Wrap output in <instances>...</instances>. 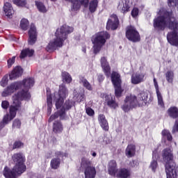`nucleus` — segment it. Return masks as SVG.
Wrapping results in <instances>:
<instances>
[{
  "label": "nucleus",
  "mask_w": 178,
  "mask_h": 178,
  "mask_svg": "<svg viewBox=\"0 0 178 178\" xmlns=\"http://www.w3.org/2000/svg\"><path fill=\"white\" fill-rule=\"evenodd\" d=\"M15 60H16V56H13L11 58L8 59V67H12V65H13V63H15Z\"/></svg>",
  "instance_id": "49"
},
{
  "label": "nucleus",
  "mask_w": 178,
  "mask_h": 178,
  "mask_svg": "<svg viewBox=\"0 0 178 178\" xmlns=\"http://www.w3.org/2000/svg\"><path fill=\"white\" fill-rule=\"evenodd\" d=\"M29 26H30L29 19L25 18L21 19L19 23V27L22 29V30H24V31H27V29H29Z\"/></svg>",
  "instance_id": "35"
},
{
  "label": "nucleus",
  "mask_w": 178,
  "mask_h": 178,
  "mask_svg": "<svg viewBox=\"0 0 178 178\" xmlns=\"http://www.w3.org/2000/svg\"><path fill=\"white\" fill-rule=\"evenodd\" d=\"M154 85L156 90L157 99H158V105L161 106V108H163L165 106V103L163 102V97H162V94L159 92V86H158V82L156 79H154Z\"/></svg>",
  "instance_id": "19"
},
{
  "label": "nucleus",
  "mask_w": 178,
  "mask_h": 178,
  "mask_svg": "<svg viewBox=\"0 0 178 178\" xmlns=\"http://www.w3.org/2000/svg\"><path fill=\"white\" fill-rule=\"evenodd\" d=\"M19 88H22V82H15L9 85L1 93L2 97H9L13 94L15 91H17Z\"/></svg>",
  "instance_id": "14"
},
{
  "label": "nucleus",
  "mask_w": 178,
  "mask_h": 178,
  "mask_svg": "<svg viewBox=\"0 0 178 178\" xmlns=\"http://www.w3.org/2000/svg\"><path fill=\"white\" fill-rule=\"evenodd\" d=\"M108 173L111 176H116V174L118 173L116 161L114 160H112L108 163Z\"/></svg>",
  "instance_id": "27"
},
{
  "label": "nucleus",
  "mask_w": 178,
  "mask_h": 178,
  "mask_svg": "<svg viewBox=\"0 0 178 178\" xmlns=\"http://www.w3.org/2000/svg\"><path fill=\"white\" fill-rule=\"evenodd\" d=\"M62 79L63 83H66L67 84L72 83V76H70V74L68 72H63Z\"/></svg>",
  "instance_id": "40"
},
{
  "label": "nucleus",
  "mask_w": 178,
  "mask_h": 178,
  "mask_svg": "<svg viewBox=\"0 0 178 178\" xmlns=\"http://www.w3.org/2000/svg\"><path fill=\"white\" fill-rule=\"evenodd\" d=\"M84 99V93H78L76 90L74 92V101L81 102Z\"/></svg>",
  "instance_id": "41"
},
{
  "label": "nucleus",
  "mask_w": 178,
  "mask_h": 178,
  "mask_svg": "<svg viewBox=\"0 0 178 178\" xmlns=\"http://www.w3.org/2000/svg\"><path fill=\"white\" fill-rule=\"evenodd\" d=\"M97 80L99 83L104 81V75L102 74H97Z\"/></svg>",
  "instance_id": "54"
},
{
  "label": "nucleus",
  "mask_w": 178,
  "mask_h": 178,
  "mask_svg": "<svg viewBox=\"0 0 178 178\" xmlns=\"http://www.w3.org/2000/svg\"><path fill=\"white\" fill-rule=\"evenodd\" d=\"M118 8L122 13L129 12V9H130V0H122L118 5Z\"/></svg>",
  "instance_id": "25"
},
{
  "label": "nucleus",
  "mask_w": 178,
  "mask_h": 178,
  "mask_svg": "<svg viewBox=\"0 0 178 178\" xmlns=\"http://www.w3.org/2000/svg\"><path fill=\"white\" fill-rule=\"evenodd\" d=\"M20 126H22L20 120H15L13 124V127L14 129H20Z\"/></svg>",
  "instance_id": "45"
},
{
  "label": "nucleus",
  "mask_w": 178,
  "mask_h": 178,
  "mask_svg": "<svg viewBox=\"0 0 178 178\" xmlns=\"http://www.w3.org/2000/svg\"><path fill=\"white\" fill-rule=\"evenodd\" d=\"M111 81L115 90V97H121L123 90L122 89V79H120V74L117 72H113L111 74Z\"/></svg>",
  "instance_id": "10"
},
{
  "label": "nucleus",
  "mask_w": 178,
  "mask_h": 178,
  "mask_svg": "<svg viewBox=\"0 0 178 178\" xmlns=\"http://www.w3.org/2000/svg\"><path fill=\"white\" fill-rule=\"evenodd\" d=\"M23 147V143L20 141H16L13 144V149H15L16 148H22Z\"/></svg>",
  "instance_id": "51"
},
{
  "label": "nucleus",
  "mask_w": 178,
  "mask_h": 178,
  "mask_svg": "<svg viewBox=\"0 0 178 178\" xmlns=\"http://www.w3.org/2000/svg\"><path fill=\"white\" fill-rule=\"evenodd\" d=\"M176 131L178 132V119L175 120L174 127L172 128V133H176Z\"/></svg>",
  "instance_id": "53"
},
{
  "label": "nucleus",
  "mask_w": 178,
  "mask_h": 178,
  "mask_svg": "<svg viewBox=\"0 0 178 178\" xmlns=\"http://www.w3.org/2000/svg\"><path fill=\"white\" fill-rule=\"evenodd\" d=\"M167 114L171 119H177L178 118V108L176 106H170L167 110Z\"/></svg>",
  "instance_id": "26"
},
{
  "label": "nucleus",
  "mask_w": 178,
  "mask_h": 178,
  "mask_svg": "<svg viewBox=\"0 0 178 178\" xmlns=\"http://www.w3.org/2000/svg\"><path fill=\"white\" fill-rule=\"evenodd\" d=\"M158 152L156 151L153 152L152 160L150 162L149 169L154 172H156V169H158Z\"/></svg>",
  "instance_id": "21"
},
{
  "label": "nucleus",
  "mask_w": 178,
  "mask_h": 178,
  "mask_svg": "<svg viewBox=\"0 0 178 178\" xmlns=\"http://www.w3.org/2000/svg\"><path fill=\"white\" fill-rule=\"evenodd\" d=\"M86 113L88 116H94V115H95V112L90 107L86 108Z\"/></svg>",
  "instance_id": "46"
},
{
  "label": "nucleus",
  "mask_w": 178,
  "mask_h": 178,
  "mask_svg": "<svg viewBox=\"0 0 178 178\" xmlns=\"http://www.w3.org/2000/svg\"><path fill=\"white\" fill-rule=\"evenodd\" d=\"M52 2H56V0H51Z\"/></svg>",
  "instance_id": "56"
},
{
  "label": "nucleus",
  "mask_w": 178,
  "mask_h": 178,
  "mask_svg": "<svg viewBox=\"0 0 178 178\" xmlns=\"http://www.w3.org/2000/svg\"><path fill=\"white\" fill-rule=\"evenodd\" d=\"M63 130V127H62V124H60V122H56L54 124L53 131L54 133H56V134L62 133Z\"/></svg>",
  "instance_id": "38"
},
{
  "label": "nucleus",
  "mask_w": 178,
  "mask_h": 178,
  "mask_svg": "<svg viewBox=\"0 0 178 178\" xmlns=\"http://www.w3.org/2000/svg\"><path fill=\"white\" fill-rule=\"evenodd\" d=\"M56 156L58 158H66L67 156V153L62 152H57L56 153Z\"/></svg>",
  "instance_id": "50"
},
{
  "label": "nucleus",
  "mask_w": 178,
  "mask_h": 178,
  "mask_svg": "<svg viewBox=\"0 0 178 178\" xmlns=\"http://www.w3.org/2000/svg\"><path fill=\"white\" fill-rule=\"evenodd\" d=\"M115 176L116 177L120 178H129L130 177V176H131V172L130 171V170L122 168L117 172Z\"/></svg>",
  "instance_id": "28"
},
{
  "label": "nucleus",
  "mask_w": 178,
  "mask_h": 178,
  "mask_svg": "<svg viewBox=\"0 0 178 178\" xmlns=\"http://www.w3.org/2000/svg\"><path fill=\"white\" fill-rule=\"evenodd\" d=\"M13 2L17 6H26V3H27L26 0H13Z\"/></svg>",
  "instance_id": "44"
},
{
  "label": "nucleus",
  "mask_w": 178,
  "mask_h": 178,
  "mask_svg": "<svg viewBox=\"0 0 178 178\" xmlns=\"http://www.w3.org/2000/svg\"><path fill=\"white\" fill-rule=\"evenodd\" d=\"M92 156H94V157L97 156V153L93 152V153L92 154Z\"/></svg>",
  "instance_id": "55"
},
{
  "label": "nucleus",
  "mask_w": 178,
  "mask_h": 178,
  "mask_svg": "<svg viewBox=\"0 0 178 178\" xmlns=\"http://www.w3.org/2000/svg\"><path fill=\"white\" fill-rule=\"evenodd\" d=\"M28 34V42L29 45H34V44L37 42V36L38 35V33L37 32V28H35V25H34V24H31Z\"/></svg>",
  "instance_id": "15"
},
{
  "label": "nucleus",
  "mask_w": 178,
  "mask_h": 178,
  "mask_svg": "<svg viewBox=\"0 0 178 178\" xmlns=\"http://www.w3.org/2000/svg\"><path fill=\"white\" fill-rule=\"evenodd\" d=\"M100 63L104 74L107 76V77H109V76H111V66L106 58L102 57L100 60Z\"/></svg>",
  "instance_id": "18"
},
{
  "label": "nucleus",
  "mask_w": 178,
  "mask_h": 178,
  "mask_svg": "<svg viewBox=\"0 0 178 178\" xmlns=\"http://www.w3.org/2000/svg\"><path fill=\"white\" fill-rule=\"evenodd\" d=\"M126 37L132 42H138L140 41V33H138V31H137L134 26L127 28Z\"/></svg>",
  "instance_id": "12"
},
{
  "label": "nucleus",
  "mask_w": 178,
  "mask_h": 178,
  "mask_svg": "<svg viewBox=\"0 0 178 178\" xmlns=\"http://www.w3.org/2000/svg\"><path fill=\"white\" fill-rule=\"evenodd\" d=\"M136 154V146L134 145H129L125 150V155L127 158H131Z\"/></svg>",
  "instance_id": "30"
},
{
  "label": "nucleus",
  "mask_w": 178,
  "mask_h": 178,
  "mask_svg": "<svg viewBox=\"0 0 178 178\" xmlns=\"http://www.w3.org/2000/svg\"><path fill=\"white\" fill-rule=\"evenodd\" d=\"M163 161L165 163V172H174L178 167L176 166V163L173 161V152L170 148L164 149L162 152Z\"/></svg>",
  "instance_id": "8"
},
{
  "label": "nucleus",
  "mask_w": 178,
  "mask_h": 178,
  "mask_svg": "<svg viewBox=\"0 0 178 178\" xmlns=\"http://www.w3.org/2000/svg\"><path fill=\"white\" fill-rule=\"evenodd\" d=\"M79 83L81 84H83V87H86L87 90H89V91H92V86H91V84L90 83V82L88 81H87V79L81 77V78H80Z\"/></svg>",
  "instance_id": "39"
},
{
  "label": "nucleus",
  "mask_w": 178,
  "mask_h": 178,
  "mask_svg": "<svg viewBox=\"0 0 178 178\" xmlns=\"http://www.w3.org/2000/svg\"><path fill=\"white\" fill-rule=\"evenodd\" d=\"M73 27L66 24L63 25L56 31V37L51 40L46 47L47 52H54L57 48H60L63 45V42L67 38V34L73 33Z\"/></svg>",
  "instance_id": "4"
},
{
  "label": "nucleus",
  "mask_w": 178,
  "mask_h": 178,
  "mask_svg": "<svg viewBox=\"0 0 178 178\" xmlns=\"http://www.w3.org/2000/svg\"><path fill=\"white\" fill-rule=\"evenodd\" d=\"M22 98H30V95L26 93V95L21 93L20 96L17 95H14L12 97L13 103L9 107V113L6 114L3 118V121L0 123V127H5L6 124H9L10 122H12L15 118H16V113L22 106V102H20Z\"/></svg>",
  "instance_id": "5"
},
{
  "label": "nucleus",
  "mask_w": 178,
  "mask_h": 178,
  "mask_svg": "<svg viewBox=\"0 0 178 178\" xmlns=\"http://www.w3.org/2000/svg\"><path fill=\"white\" fill-rule=\"evenodd\" d=\"M148 100V92L142 91L138 95V97L135 95H131L125 98L124 104L122 106L124 112H129V111L136 108V106H144L147 105Z\"/></svg>",
  "instance_id": "6"
},
{
  "label": "nucleus",
  "mask_w": 178,
  "mask_h": 178,
  "mask_svg": "<svg viewBox=\"0 0 178 178\" xmlns=\"http://www.w3.org/2000/svg\"><path fill=\"white\" fill-rule=\"evenodd\" d=\"M81 168L84 170L85 178H95L97 170L92 165V161L87 158H82Z\"/></svg>",
  "instance_id": "9"
},
{
  "label": "nucleus",
  "mask_w": 178,
  "mask_h": 178,
  "mask_svg": "<svg viewBox=\"0 0 178 178\" xmlns=\"http://www.w3.org/2000/svg\"><path fill=\"white\" fill-rule=\"evenodd\" d=\"M19 88H22V82H15L9 85L1 93L2 97H9L13 94L15 91H17Z\"/></svg>",
  "instance_id": "13"
},
{
  "label": "nucleus",
  "mask_w": 178,
  "mask_h": 178,
  "mask_svg": "<svg viewBox=\"0 0 178 178\" xmlns=\"http://www.w3.org/2000/svg\"><path fill=\"white\" fill-rule=\"evenodd\" d=\"M69 97V89L66 88L65 83L59 86L58 91L52 93L51 95H47V113L50 115L52 112V102H55L56 108L58 111L53 115H51L49 120V122H52L60 116V119H65V115L66 111H69L73 106V102L70 100L65 99ZM65 102V103H64Z\"/></svg>",
  "instance_id": "1"
},
{
  "label": "nucleus",
  "mask_w": 178,
  "mask_h": 178,
  "mask_svg": "<svg viewBox=\"0 0 178 178\" xmlns=\"http://www.w3.org/2000/svg\"><path fill=\"white\" fill-rule=\"evenodd\" d=\"M22 74H23V69H22V67L19 66H17L10 74V79L15 80V79H17V77H20Z\"/></svg>",
  "instance_id": "22"
},
{
  "label": "nucleus",
  "mask_w": 178,
  "mask_h": 178,
  "mask_svg": "<svg viewBox=\"0 0 178 178\" xmlns=\"http://www.w3.org/2000/svg\"><path fill=\"white\" fill-rule=\"evenodd\" d=\"M157 17L154 19L153 26L156 30H165L166 27L173 30L167 35V40L170 45L178 47V24L172 13H168L161 8L157 11Z\"/></svg>",
  "instance_id": "2"
},
{
  "label": "nucleus",
  "mask_w": 178,
  "mask_h": 178,
  "mask_svg": "<svg viewBox=\"0 0 178 178\" xmlns=\"http://www.w3.org/2000/svg\"><path fill=\"white\" fill-rule=\"evenodd\" d=\"M165 79L168 83L172 84L175 79V72H173V71L172 70L167 71V72L165 73Z\"/></svg>",
  "instance_id": "36"
},
{
  "label": "nucleus",
  "mask_w": 178,
  "mask_h": 178,
  "mask_svg": "<svg viewBox=\"0 0 178 178\" xmlns=\"http://www.w3.org/2000/svg\"><path fill=\"white\" fill-rule=\"evenodd\" d=\"M33 55H34L33 49H25L22 51L19 58H21V59H23V58H26V56L30 57V56H33Z\"/></svg>",
  "instance_id": "31"
},
{
  "label": "nucleus",
  "mask_w": 178,
  "mask_h": 178,
  "mask_svg": "<svg viewBox=\"0 0 178 178\" xmlns=\"http://www.w3.org/2000/svg\"><path fill=\"white\" fill-rule=\"evenodd\" d=\"M98 8V0H92L89 3L88 9L90 13H94Z\"/></svg>",
  "instance_id": "33"
},
{
  "label": "nucleus",
  "mask_w": 178,
  "mask_h": 178,
  "mask_svg": "<svg viewBox=\"0 0 178 178\" xmlns=\"http://www.w3.org/2000/svg\"><path fill=\"white\" fill-rule=\"evenodd\" d=\"M138 15H140V10L137 7H134L131 10V16L132 17H134L135 19L138 17Z\"/></svg>",
  "instance_id": "43"
},
{
  "label": "nucleus",
  "mask_w": 178,
  "mask_h": 178,
  "mask_svg": "<svg viewBox=\"0 0 178 178\" xmlns=\"http://www.w3.org/2000/svg\"><path fill=\"white\" fill-rule=\"evenodd\" d=\"M12 159L15 163L14 168L10 170L8 167H5L3 170V175L6 178H16L17 175H22L26 170L24 165V155L22 153H15L12 156Z\"/></svg>",
  "instance_id": "3"
},
{
  "label": "nucleus",
  "mask_w": 178,
  "mask_h": 178,
  "mask_svg": "<svg viewBox=\"0 0 178 178\" xmlns=\"http://www.w3.org/2000/svg\"><path fill=\"white\" fill-rule=\"evenodd\" d=\"M60 165V159L59 157L54 158L51 161V168L52 169H58Z\"/></svg>",
  "instance_id": "37"
},
{
  "label": "nucleus",
  "mask_w": 178,
  "mask_h": 178,
  "mask_svg": "<svg viewBox=\"0 0 178 178\" xmlns=\"http://www.w3.org/2000/svg\"><path fill=\"white\" fill-rule=\"evenodd\" d=\"M98 121L103 130H105L106 131H108V130H109V124H108L106 118H105V115H104L103 114L99 115Z\"/></svg>",
  "instance_id": "24"
},
{
  "label": "nucleus",
  "mask_w": 178,
  "mask_h": 178,
  "mask_svg": "<svg viewBox=\"0 0 178 178\" xmlns=\"http://www.w3.org/2000/svg\"><path fill=\"white\" fill-rule=\"evenodd\" d=\"M119 26V19L116 15H112L107 22V30H116Z\"/></svg>",
  "instance_id": "16"
},
{
  "label": "nucleus",
  "mask_w": 178,
  "mask_h": 178,
  "mask_svg": "<svg viewBox=\"0 0 178 178\" xmlns=\"http://www.w3.org/2000/svg\"><path fill=\"white\" fill-rule=\"evenodd\" d=\"M35 6L40 13H47L48 12V8L41 1H35Z\"/></svg>",
  "instance_id": "32"
},
{
  "label": "nucleus",
  "mask_w": 178,
  "mask_h": 178,
  "mask_svg": "<svg viewBox=\"0 0 178 178\" xmlns=\"http://www.w3.org/2000/svg\"><path fill=\"white\" fill-rule=\"evenodd\" d=\"M167 178H177L178 176V168H177L174 171H168L166 172Z\"/></svg>",
  "instance_id": "42"
},
{
  "label": "nucleus",
  "mask_w": 178,
  "mask_h": 178,
  "mask_svg": "<svg viewBox=\"0 0 178 178\" xmlns=\"http://www.w3.org/2000/svg\"><path fill=\"white\" fill-rule=\"evenodd\" d=\"M168 6H175L178 10V2L177 0H168Z\"/></svg>",
  "instance_id": "48"
},
{
  "label": "nucleus",
  "mask_w": 178,
  "mask_h": 178,
  "mask_svg": "<svg viewBox=\"0 0 178 178\" xmlns=\"http://www.w3.org/2000/svg\"><path fill=\"white\" fill-rule=\"evenodd\" d=\"M105 101H106L107 105L110 108H112L113 109H116V108H118V103H116L115 96H113L111 94L106 95L105 96Z\"/></svg>",
  "instance_id": "20"
},
{
  "label": "nucleus",
  "mask_w": 178,
  "mask_h": 178,
  "mask_svg": "<svg viewBox=\"0 0 178 178\" xmlns=\"http://www.w3.org/2000/svg\"><path fill=\"white\" fill-rule=\"evenodd\" d=\"M162 140H168V141H172V134L168 129H163L161 131Z\"/></svg>",
  "instance_id": "34"
},
{
  "label": "nucleus",
  "mask_w": 178,
  "mask_h": 178,
  "mask_svg": "<svg viewBox=\"0 0 178 178\" xmlns=\"http://www.w3.org/2000/svg\"><path fill=\"white\" fill-rule=\"evenodd\" d=\"M9 102L4 100L1 102V107L3 109H8L9 108Z\"/></svg>",
  "instance_id": "52"
},
{
  "label": "nucleus",
  "mask_w": 178,
  "mask_h": 178,
  "mask_svg": "<svg viewBox=\"0 0 178 178\" xmlns=\"http://www.w3.org/2000/svg\"><path fill=\"white\" fill-rule=\"evenodd\" d=\"M0 86H1V87H6V86H8V76H4L3 77L0 82Z\"/></svg>",
  "instance_id": "47"
},
{
  "label": "nucleus",
  "mask_w": 178,
  "mask_h": 178,
  "mask_svg": "<svg viewBox=\"0 0 178 178\" xmlns=\"http://www.w3.org/2000/svg\"><path fill=\"white\" fill-rule=\"evenodd\" d=\"M110 35L106 31H102L97 33L92 38V43L93 44L92 49L94 54H98L101 49L104 45H105V42H106V40L109 38Z\"/></svg>",
  "instance_id": "7"
},
{
  "label": "nucleus",
  "mask_w": 178,
  "mask_h": 178,
  "mask_svg": "<svg viewBox=\"0 0 178 178\" xmlns=\"http://www.w3.org/2000/svg\"><path fill=\"white\" fill-rule=\"evenodd\" d=\"M145 76V74L143 73H137L133 74L131 76L132 84H140V83H143V81H144Z\"/></svg>",
  "instance_id": "23"
},
{
  "label": "nucleus",
  "mask_w": 178,
  "mask_h": 178,
  "mask_svg": "<svg viewBox=\"0 0 178 178\" xmlns=\"http://www.w3.org/2000/svg\"><path fill=\"white\" fill-rule=\"evenodd\" d=\"M22 87H24V88H26V90H22V91L18 92L15 95H17V97H20L22 94L23 95H26V94H29V98H22L20 99V102L22 101V99H30L31 98V95H30V92H29V88H31L33 86H34V79L33 78H28L23 80V81L21 82Z\"/></svg>",
  "instance_id": "11"
},
{
  "label": "nucleus",
  "mask_w": 178,
  "mask_h": 178,
  "mask_svg": "<svg viewBox=\"0 0 178 178\" xmlns=\"http://www.w3.org/2000/svg\"><path fill=\"white\" fill-rule=\"evenodd\" d=\"M83 52H86V50H83Z\"/></svg>",
  "instance_id": "57"
},
{
  "label": "nucleus",
  "mask_w": 178,
  "mask_h": 178,
  "mask_svg": "<svg viewBox=\"0 0 178 178\" xmlns=\"http://www.w3.org/2000/svg\"><path fill=\"white\" fill-rule=\"evenodd\" d=\"M72 3V12H77L81 6V5H83V6L86 8L88 5V0H71Z\"/></svg>",
  "instance_id": "17"
},
{
  "label": "nucleus",
  "mask_w": 178,
  "mask_h": 178,
  "mask_svg": "<svg viewBox=\"0 0 178 178\" xmlns=\"http://www.w3.org/2000/svg\"><path fill=\"white\" fill-rule=\"evenodd\" d=\"M3 10L7 17H10V16H12V15L15 13V11L13 10V8L12 7V4L8 2L5 3L3 6Z\"/></svg>",
  "instance_id": "29"
}]
</instances>
